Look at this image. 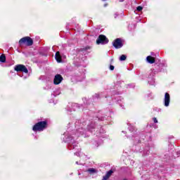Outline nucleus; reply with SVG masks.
<instances>
[{"instance_id":"nucleus-5","label":"nucleus","mask_w":180,"mask_h":180,"mask_svg":"<svg viewBox=\"0 0 180 180\" xmlns=\"http://www.w3.org/2000/svg\"><path fill=\"white\" fill-rule=\"evenodd\" d=\"M128 129L130 133H132V140H134L136 143H140V141L139 140V135L136 134V128L133 126H129Z\"/></svg>"},{"instance_id":"nucleus-36","label":"nucleus","mask_w":180,"mask_h":180,"mask_svg":"<svg viewBox=\"0 0 180 180\" xmlns=\"http://www.w3.org/2000/svg\"><path fill=\"white\" fill-rule=\"evenodd\" d=\"M152 98H154V96L152 95Z\"/></svg>"},{"instance_id":"nucleus-11","label":"nucleus","mask_w":180,"mask_h":180,"mask_svg":"<svg viewBox=\"0 0 180 180\" xmlns=\"http://www.w3.org/2000/svg\"><path fill=\"white\" fill-rule=\"evenodd\" d=\"M113 172H115V169H110L108 172H106L105 175L103 176L102 180H108V178H110V176H112V174H113Z\"/></svg>"},{"instance_id":"nucleus-12","label":"nucleus","mask_w":180,"mask_h":180,"mask_svg":"<svg viewBox=\"0 0 180 180\" xmlns=\"http://www.w3.org/2000/svg\"><path fill=\"white\" fill-rule=\"evenodd\" d=\"M55 58L57 61V63H61L63 56L60 53V51H57L55 55Z\"/></svg>"},{"instance_id":"nucleus-28","label":"nucleus","mask_w":180,"mask_h":180,"mask_svg":"<svg viewBox=\"0 0 180 180\" xmlns=\"http://www.w3.org/2000/svg\"><path fill=\"white\" fill-rule=\"evenodd\" d=\"M120 106H121V108H122V109H124V105H122V104H120Z\"/></svg>"},{"instance_id":"nucleus-31","label":"nucleus","mask_w":180,"mask_h":180,"mask_svg":"<svg viewBox=\"0 0 180 180\" xmlns=\"http://www.w3.org/2000/svg\"><path fill=\"white\" fill-rule=\"evenodd\" d=\"M98 146H101V143H97V147H98Z\"/></svg>"},{"instance_id":"nucleus-8","label":"nucleus","mask_w":180,"mask_h":180,"mask_svg":"<svg viewBox=\"0 0 180 180\" xmlns=\"http://www.w3.org/2000/svg\"><path fill=\"white\" fill-rule=\"evenodd\" d=\"M63 79H64V78H63V76H61V75H60V74L56 75L53 78L54 85H60V84H61V82H63Z\"/></svg>"},{"instance_id":"nucleus-22","label":"nucleus","mask_w":180,"mask_h":180,"mask_svg":"<svg viewBox=\"0 0 180 180\" xmlns=\"http://www.w3.org/2000/svg\"><path fill=\"white\" fill-rule=\"evenodd\" d=\"M136 11H138V12H141V11H143V7L141 6H139L136 8Z\"/></svg>"},{"instance_id":"nucleus-9","label":"nucleus","mask_w":180,"mask_h":180,"mask_svg":"<svg viewBox=\"0 0 180 180\" xmlns=\"http://www.w3.org/2000/svg\"><path fill=\"white\" fill-rule=\"evenodd\" d=\"M112 46L115 47V49H122L123 47V43L122 42V39H120V38L116 39L112 42Z\"/></svg>"},{"instance_id":"nucleus-2","label":"nucleus","mask_w":180,"mask_h":180,"mask_svg":"<svg viewBox=\"0 0 180 180\" xmlns=\"http://www.w3.org/2000/svg\"><path fill=\"white\" fill-rule=\"evenodd\" d=\"M47 127V121H41L35 124L32 128L33 131H43Z\"/></svg>"},{"instance_id":"nucleus-26","label":"nucleus","mask_w":180,"mask_h":180,"mask_svg":"<svg viewBox=\"0 0 180 180\" xmlns=\"http://www.w3.org/2000/svg\"><path fill=\"white\" fill-rule=\"evenodd\" d=\"M119 16V14L117 13H115V14H114V18H115V19H116V18H117Z\"/></svg>"},{"instance_id":"nucleus-35","label":"nucleus","mask_w":180,"mask_h":180,"mask_svg":"<svg viewBox=\"0 0 180 180\" xmlns=\"http://www.w3.org/2000/svg\"><path fill=\"white\" fill-rule=\"evenodd\" d=\"M85 50H88V48L86 47V48H85Z\"/></svg>"},{"instance_id":"nucleus-1","label":"nucleus","mask_w":180,"mask_h":180,"mask_svg":"<svg viewBox=\"0 0 180 180\" xmlns=\"http://www.w3.org/2000/svg\"><path fill=\"white\" fill-rule=\"evenodd\" d=\"M71 124L69 123V127L66 132L63 134L64 137L63 140L65 143H68V150H77V151H81V148L78 146V143L75 141L77 139L82 136V137H89V134L95 131L96 125L94 120L89 121L86 126V122L82 120H77L75 123V129H71L70 127ZM86 127L87 130L85 129Z\"/></svg>"},{"instance_id":"nucleus-6","label":"nucleus","mask_w":180,"mask_h":180,"mask_svg":"<svg viewBox=\"0 0 180 180\" xmlns=\"http://www.w3.org/2000/svg\"><path fill=\"white\" fill-rule=\"evenodd\" d=\"M14 70L15 71H17V72H25V74L29 72L27 68H26L25 65H17L15 66Z\"/></svg>"},{"instance_id":"nucleus-32","label":"nucleus","mask_w":180,"mask_h":180,"mask_svg":"<svg viewBox=\"0 0 180 180\" xmlns=\"http://www.w3.org/2000/svg\"><path fill=\"white\" fill-rule=\"evenodd\" d=\"M76 164H77V165H79V163L78 162H76Z\"/></svg>"},{"instance_id":"nucleus-37","label":"nucleus","mask_w":180,"mask_h":180,"mask_svg":"<svg viewBox=\"0 0 180 180\" xmlns=\"http://www.w3.org/2000/svg\"><path fill=\"white\" fill-rule=\"evenodd\" d=\"M117 102H118V103H120L119 102V101H118Z\"/></svg>"},{"instance_id":"nucleus-27","label":"nucleus","mask_w":180,"mask_h":180,"mask_svg":"<svg viewBox=\"0 0 180 180\" xmlns=\"http://www.w3.org/2000/svg\"><path fill=\"white\" fill-rule=\"evenodd\" d=\"M75 155H77V157H79V152L75 153Z\"/></svg>"},{"instance_id":"nucleus-14","label":"nucleus","mask_w":180,"mask_h":180,"mask_svg":"<svg viewBox=\"0 0 180 180\" xmlns=\"http://www.w3.org/2000/svg\"><path fill=\"white\" fill-rule=\"evenodd\" d=\"M146 60L149 64H154V63H155V59L151 56H147Z\"/></svg>"},{"instance_id":"nucleus-39","label":"nucleus","mask_w":180,"mask_h":180,"mask_svg":"<svg viewBox=\"0 0 180 180\" xmlns=\"http://www.w3.org/2000/svg\"><path fill=\"white\" fill-rule=\"evenodd\" d=\"M124 180H126V179H124Z\"/></svg>"},{"instance_id":"nucleus-3","label":"nucleus","mask_w":180,"mask_h":180,"mask_svg":"<svg viewBox=\"0 0 180 180\" xmlns=\"http://www.w3.org/2000/svg\"><path fill=\"white\" fill-rule=\"evenodd\" d=\"M157 71L154 69H151L148 75V82L149 85H154L155 84V79L154 77L155 76Z\"/></svg>"},{"instance_id":"nucleus-19","label":"nucleus","mask_w":180,"mask_h":180,"mask_svg":"<svg viewBox=\"0 0 180 180\" xmlns=\"http://www.w3.org/2000/svg\"><path fill=\"white\" fill-rule=\"evenodd\" d=\"M103 96L102 94H96L93 96V99H99V98H102Z\"/></svg>"},{"instance_id":"nucleus-29","label":"nucleus","mask_w":180,"mask_h":180,"mask_svg":"<svg viewBox=\"0 0 180 180\" xmlns=\"http://www.w3.org/2000/svg\"><path fill=\"white\" fill-rule=\"evenodd\" d=\"M177 155H180V150L177 152Z\"/></svg>"},{"instance_id":"nucleus-38","label":"nucleus","mask_w":180,"mask_h":180,"mask_svg":"<svg viewBox=\"0 0 180 180\" xmlns=\"http://www.w3.org/2000/svg\"><path fill=\"white\" fill-rule=\"evenodd\" d=\"M103 1H106V0H103Z\"/></svg>"},{"instance_id":"nucleus-24","label":"nucleus","mask_w":180,"mask_h":180,"mask_svg":"<svg viewBox=\"0 0 180 180\" xmlns=\"http://www.w3.org/2000/svg\"><path fill=\"white\" fill-rule=\"evenodd\" d=\"M153 120L154 123H158V120H157V117H153Z\"/></svg>"},{"instance_id":"nucleus-13","label":"nucleus","mask_w":180,"mask_h":180,"mask_svg":"<svg viewBox=\"0 0 180 180\" xmlns=\"http://www.w3.org/2000/svg\"><path fill=\"white\" fill-rule=\"evenodd\" d=\"M86 172H88V174H90L91 175L94 174H98V169L95 168H89Z\"/></svg>"},{"instance_id":"nucleus-15","label":"nucleus","mask_w":180,"mask_h":180,"mask_svg":"<svg viewBox=\"0 0 180 180\" xmlns=\"http://www.w3.org/2000/svg\"><path fill=\"white\" fill-rule=\"evenodd\" d=\"M164 67H167V65L164 63H160L157 66V72H160L161 71H162V68H164Z\"/></svg>"},{"instance_id":"nucleus-20","label":"nucleus","mask_w":180,"mask_h":180,"mask_svg":"<svg viewBox=\"0 0 180 180\" xmlns=\"http://www.w3.org/2000/svg\"><path fill=\"white\" fill-rule=\"evenodd\" d=\"M126 58H127V56H126V55H122L120 57V61H126Z\"/></svg>"},{"instance_id":"nucleus-7","label":"nucleus","mask_w":180,"mask_h":180,"mask_svg":"<svg viewBox=\"0 0 180 180\" xmlns=\"http://www.w3.org/2000/svg\"><path fill=\"white\" fill-rule=\"evenodd\" d=\"M108 43H109V39L105 35H99L96 40L97 44H108Z\"/></svg>"},{"instance_id":"nucleus-16","label":"nucleus","mask_w":180,"mask_h":180,"mask_svg":"<svg viewBox=\"0 0 180 180\" xmlns=\"http://www.w3.org/2000/svg\"><path fill=\"white\" fill-rule=\"evenodd\" d=\"M71 106H72V109L68 110H70V112H71L72 110L75 111V110H77V109H79V104L72 103Z\"/></svg>"},{"instance_id":"nucleus-4","label":"nucleus","mask_w":180,"mask_h":180,"mask_svg":"<svg viewBox=\"0 0 180 180\" xmlns=\"http://www.w3.org/2000/svg\"><path fill=\"white\" fill-rule=\"evenodd\" d=\"M20 46H22V44H25V46H33V39L30 38V37H25L20 39L19 41Z\"/></svg>"},{"instance_id":"nucleus-33","label":"nucleus","mask_w":180,"mask_h":180,"mask_svg":"<svg viewBox=\"0 0 180 180\" xmlns=\"http://www.w3.org/2000/svg\"><path fill=\"white\" fill-rule=\"evenodd\" d=\"M120 2H124V0H120Z\"/></svg>"},{"instance_id":"nucleus-23","label":"nucleus","mask_w":180,"mask_h":180,"mask_svg":"<svg viewBox=\"0 0 180 180\" xmlns=\"http://www.w3.org/2000/svg\"><path fill=\"white\" fill-rule=\"evenodd\" d=\"M86 102H84V105H88V103L91 101V99L86 100V98H84Z\"/></svg>"},{"instance_id":"nucleus-34","label":"nucleus","mask_w":180,"mask_h":180,"mask_svg":"<svg viewBox=\"0 0 180 180\" xmlns=\"http://www.w3.org/2000/svg\"><path fill=\"white\" fill-rule=\"evenodd\" d=\"M151 55H152V56H154V53L152 52V53H151Z\"/></svg>"},{"instance_id":"nucleus-18","label":"nucleus","mask_w":180,"mask_h":180,"mask_svg":"<svg viewBox=\"0 0 180 180\" xmlns=\"http://www.w3.org/2000/svg\"><path fill=\"white\" fill-rule=\"evenodd\" d=\"M6 56L4 54L0 56V62L1 63H6Z\"/></svg>"},{"instance_id":"nucleus-30","label":"nucleus","mask_w":180,"mask_h":180,"mask_svg":"<svg viewBox=\"0 0 180 180\" xmlns=\"http://www.w3.org/2000/svg\"><path fill=\"white\" fill-rule=\"evenodd\" d=\"M52 95H53V96H57V95H56L55 94H52Z\"/></svg>"},{"instance_id":"nucleus-17","label":"nucleus","mask_w":180,"mask_h":180,"mask_svg":"<svg viewBox=\"0 0 180 180\" xmlns=\"http://www.w3.org/2000/svg\"><path fill=\"white\" fill-rule=\"evenodd\" d=\"M148 154H150V148L146 147L143 151V155H148Z\"/></svg>"},{"instance_id":"nucleus-25","label":"nucleus","mask_w":180,"mask_h":180,"mask_svg":"<svg viewBox=\"0 0 180 180\" xmlns=\"http://www.w3.org/2000/svg\"><path fill=\"white\" fill-rule=\"evenodd\" d=\"M110 70L111 71H113V70H115V66L110 65Z\"/></svg>"},{"instance_id":"nucleus-10","label":"nucleus","mask_w":180,"mask_h":180,"mask_svg":"<svg viewBox=\"0 0 180 180\" xmlns=\"http://www.w3.org/2000/svg\"><path fill=\"white\" fill-rule=\"evenodd\" d=\"M170 102H171V96H169V94L165 93V98H164V100H163L164 105L166 108H168V106H169V103Z\"/></svg>"},{"instance_id":"nucleus-21","label":"nucleus","mask_w":180,"mask_h":180,"mask_svg":"<svg viewBox=\"0 0 180 180\" xmlns=\"http://www.w3.org/2000/svg\"><path fill=\"white\" fill-rule=\"evenodd\" d=\"M94 120L103 121V120H105V117H94Z\"/></svg>"}]
</instances>
